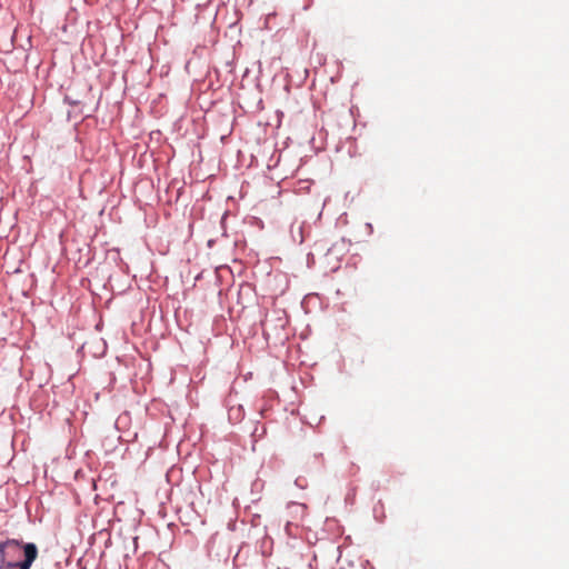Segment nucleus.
Wrapping results in <instances>:
<instances>
[{"mask_svg":"<svg viewBox=\"0 0 569 569\" xmlns=\"http://www.w3.org/2000/svg\"><path fill=\"white\" fill-rule=\"evenodd\" d=\"M38 557V547L17 539L0 542V569H30Z\"/></svg>","mask_w":569,"mask_h":569,"instance_id":"f257e3e1","label":"nucleus"},{"mask_svg":"<svg viewBox=\"0 0 569 569\" xmlns=\"http://www.w3.org/2000/svg\"><path fill=\"white\" fill-rule=\"evenodd\" d=\"M286 531L288 535H292V525L289 521L286 523Z\"/></svg>","mask_w":569,"mask_h":569,"instance_id":"f03ea898","label":"nucleus"}]
</instances>
